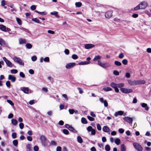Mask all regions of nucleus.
<instances>
[{
	"label": "nucleus",
	"instance_id": "obj_1",
	"mask_svg": "<svg viewBox=\"0 0 151 151\" xmlns=\"http://www.w3.org/2000/svg\"><path fill=\"white\" fill-rule=\"evenodd\" d=\"M147 6V4L146 1L141 2L139 4L134 8V10H138L139 9H145Z\"/></svg>",
	"mask_w": 151,
	"mask_h": 151
},
{
	"label": "nucleus",
	"instance_id": "obj_2",
	"mask_svg": "<svg viewBox=\"0 0 151 151\" xmlns=\"http://www.w3.org/2000/svg\"><path fill=\"white\" fill-rule=\"evenodd\" d=\"M97 64L101 67L103 68H108L111 66V65L109 63L102 62L101 60H98Z\"/></svg>",
	"mask_w": 151,
	"mask_h": 151
},
{
	"label": "nucleus",
	"instance_id": "obj_3",
	"mask_svg": "<svg viewBox=\"0 0 151 151\" xmlns=\"http://www.w3.org/2000/svg\"><path fill=\"white\" fill-rule=\"evenodd\" d=\"M14 61L19 64L20 65H24V63L23 60L20 58L17 57H14L13 58Z\"/></svg>",
	"mask_w": 151,
	"mask_h": 151
},
{
	"label": "nucleus",
	"instance_id": "obj_4",
	"mask_svg": "<svg viewBox=\"0 0 151 151\" xmlns=\"http://www.w3.org/2000/svg\"><path fill=\"white\" fill-rule=\"evenodd\" d=\"M133 145L135 148L138 151H142V150L143 148L142 146L138 143L134 142L133 143Z\"/></svg>",
	"mask_w": 151,
	"mask_h": 151
},
{
	"label": "nucleus",
	"instance_id": "obj_5",
	"mask_svg": "<svg viewBox=\"0 0 151 151\" xmlns=\"http://www.w3.org/2000/svg\"><path fill=\"white\" fill-rule=\"evenodd\" d=\"M120 90L122 93H132L133 91V90L131 89L125 88H122Z\"/></svg>",
	"mask_w": 151,
	"mask_h": 151
},
{
	"label": "nucleus",
	"instance_id": "obj_6",
	"mask_svg": "<svg viewBox=\"0 0 151 151\" xmlns=\"http://www.w3.org/2000/svg\"><path fill=\"white\" fill-rule=\"evenodd\" d=\"M0 29L2 31L7 32L11 31L10 28L6 27L4 25L1 24L0 25Z\"/></svg>",
	"mask_w": 151,
	"mask_h": 151
},
{
	"label": "nucleus",
	"instance_id": "obj_7",
	"mask_svg": "<svg viewBox=\"0 0 151 151\" xmlns=\"http://www.w3.org/2000/svg\"><path fill=\"white\" fill-rule=\"evenodd\" d=\"M110 86L114 88L116 92L118 93L119 92V90L117 88V84L114 82H112L110 83Z\"/></svg>",
	"mask_w": 151,
	"mask_h": 151
},
{
	"label": "nucleus",
	"instance_id": "obj_8",
	"mask_svg": "<svg viewBox=\"0 0 151 151\" xmlns=\"http://www.w3.org/2000/svg\"><path fill=\"white\" fill-rule=\"evenodd\" d=\"M112 12L111 10L108 11L106 12L105 14V17L107 19H109L112 17Z\"/></svg>",
	"mask_w": 151,
	"mask_h": 151
},
{
	"label": "nucleus",
	"instance_id": "obj_9",
	"mask_svg": "<svg viewBox=\"0 0 151 151\" xmlns=\"http://www.w3.org/2000/svg\"><path fill=\"white\" fill-rule=\"evenodd\" d=\"M76 64L74 63H70L67 64L65 66L67 69H70L75 66Z\"/></svg>",
	"mask_w": 151,
	"mask_h": 151
},
{
	"label": "nucleus",
	"instance_id": "obj_10",
	"mask_svg": "<svg viewBox=\"0 0 151 151\" xmlns=\"http://www.w3.org/2000/svg\"><path fill=\"white\" fill-rule=\"evenodd\" d=\"M91 58L90 57H88L87 58L86 60L88 61H85L83 62H81L79 63V65H88L91 62L90 60Z\"/></svg>",
	"mask_w": 151,
	"mask_h": 151
},
{
	"label": "nucleus",
	"instance_id": "obj_11",
	"mask_svg": "<svg viewBox=\"0 0 151 151\" xmlns=\"http://www.w3.org/2000/svg\"><path fill=\"white\" fill-rule=\"evenodd\" d=\"M3 59L6 63L7 65L9 67H12V63L5 57L3 58Z\"/></svg>",
	"mask_w": 151,
	"mask_h": 151
},
{
	"label": "nucleus",
	"instance_id": "obj_12",
	"mask_svg": "<svg viewBox=\"0 0 151 151\" xmlns=\"http://www.w3.org/2000/svg\"><path fill=\"white\" fill-rule=\"evenodd\" d=\"M123 119L125 121L130 124H132L133 121L132 118L129 117H125L123 118Z\"/></svg>",
	"mask_w": 151,
	"mask_h": 151
},
{
	"label": "nucleus",
	"instance_id": "obj_13",
	"mask_svg": "<svg viewBox=\"0 0 151 151\" xmlns=\"http://www.w3.org/2000/svg\"><path fill=\"white\" fill-rule=\"evenodd\" d=\"M8 79L9 80H11L12 82H14L15 81L16 78L14 76L11 75H9L8 76Z\"/></svg>",
	"mask_w": 151,
	"mask_h": 151
},
{
	"label": "nucleus",
	"instance_id": "obj_14",
	"mask_svg": "<svg viewBox=\"0 0 151 151\" xmlns=\"http://www.w3.org/2000/svg\"><path fill=\"white\" fill-rule=\"evenodd\" d=\"M40 139L41 140V142L42 144L45 145V141L46 139L45 137L43 136L42 135L40 136Z\"/></svg>",
	"mask_w": 151,
	"mask_h": 151
},
{
	"label": "nucleus",
	"instance_id": "obj_15",
	"mask_svg": "<svg viewBox=\"0 0 151 151\" xmlns=\"http://www.w3.org/2000/svg\"><path fill=\"white\" fill-rule=\"evenodd\" d=\"M20 90L23 91L25 93H28L29 92V89L27 87H21L20 88Z\"/></svg>",
	"mask_w": 151,
	"mask_h": 151
},
{
	"label": "nucleus",
	"instance_id": "obj_16",
	"mask_svg": "<svg viewBox=\"0 0 151 151\" xmlns=\"http://www.w3.org/2000/svg\"><path fill=\"white\" fill-rule=\"evenodd\" d=\"M94 45L91 44H86L85 45V48L86 49H89L94 47Z\"/></svg>",
	"mask_w": 151,
	"mask_h": 151
},
{
	"label": "nucleus",
	"instance_id": "obj_17",
	"mask_svg": "<svg viewBox=\"0 0 151 151\" xmlns=\"http://www.w3.org/2000/svg\"><path fill=\"white\" fill-rule=\"evenodd\" d=\"M140 105L142 107L145 108L146 111H148L149 110V107L147 106V104L145 103H142L140 104Z\"/></svg>",
	"mask_w": 151,
	"mask_h": 151
},
{
	"label": "nucleus",
	"instance_id": "obj_18",
	"mask_svg": "<svg viewBox=\"0 0 151 151\" xmlns=\"http://www.w3.org/2000/svg\"><path fill=\"white\" fill-rule=\"evenodd\" d=\"M124 113L123 111H120L116 112L114 114V115L115 116H117L118 115L122 116L123 115Z\"/></svg>",
	"mask_w": 151,
	"mask_h": 151
},
{
	"label": "nucleus",
	"instance_id": "obj_19",
	"mask_svg": "<svg viewBox=\"0 0 151 151\" xmlns=\"http://www.w3.org/2000/svg\"><path fill=\"white\" fill-rule=\"evenodd\" d=\"M136 85L139 84H143L145 83V81L144 80L136 81Z\"/></svg>",
	"mask_w": 151,
	"mask_h": 151
},
{
	"label": "nucleus",
	"instance_id": "obj_20",
	"mask_svg": "<svg viewBox=\"0 0 151 151\" xmlns=\"http://www.w3.org/2000/svg\"><path fill=\"white\" fill-rule=\"evenodd\" d=\"M102 129L104 132L107 133L109 132L110 131L109 128L107 126H104Z\"/></svg>",
	"mask_w": 151,
	"mask_h": 151
},
{
	"label": "nucleus",
	"instance_id": "obj_21",
	"mask_svg": "<svg viewBox=\"0 0 151 151\" xmlns=\"http://www.w3.org/2000/svg\"><path fill=\"white\" fill-rule=\"evenodd\" d=\"M101 57L99 55H97L95 56V57L93 59V60L94 61H95L96 60H101Z\"/></svg>",
	"mask_w": 151,
	"mask_h": 151
},
{
	"label": "nucleus",
	"instance_id": "obj_22",
	"mask_svg": "<svg viewBox=\"0 0 151 151\" xmlns=\"http://www.w3.org/2000/svg\"><path fill=\"white\" fill-rule=\"evenodd\" d=\"M128 83L132 86L136 85V81H131L129 80L128 81Z\"/></svg>",
	"mask_w": 151,
	"mask_h": 151
},
{
	"label": "nucleus",
	"instance_id": "obj_23",
	"mask_svg": "<svg viewBox=\"0 0 151 151\" xmlns=\"http://www.w3.org/2000/svg\"><path fill=\"white\" fill-rule=\"evenodd\" d=\"M19 42L20 44H22L25 43L26 40L24 39L20 38L19 40Z\"/></svg>",
	"mask_w": 151,
	"mask_h": 151
},
{
	"label": "nucleus",
	"instance_id": "obj_24",
	"mask_svg": "<svg viewBox=\"0 0 151 151\" xmlns=\"http://www.w3.org/2000/svg\"><path fill=\"white\" fill-rule=\"evenodd\" d=\"M26 151H31V145L29 144H28L26 145Z\"/></svg>",
	"mask_w": 151,
	"mask_h": 151
},
{
	"label": "nucleus",
	"instance_id": "obj_25",
	"mask_svg": "<svg viewBox=\"0 0 151 151\" xmlns=\"http://www.w3.org/2000/svg\"><path fill=\"white\" fill-rule=\"evenodd\" d=\"M5 44V41L2 38H0V45L1 46H4Z\"/></svg>",
	"mask_w": 151,
	"mask_h": 151
},
{
	"label": "nucleus",
	"instance_id": "obj_26",
	"mask_svg": "<svg viewBox=\"0 0 151 151\" xmlns=\"http://www.w3.org/2000/svg\"><path fill=\"white\" fill-rule=\"evenodd\" d=\"M78 142L80 143H81L83 142V140L81 137L80 136H78L77 137Z\"/></svg>",
	"mask_w": 151,
	"mask_h": 151
},
{
	"label": "nucleus",
	"instance_id": "obj_27",
	"mask_svg": "<svg viewBox=\"0 0 151 151\" xmlns=\"http://www.w3.org/2000/svg\"><path fill=\"white\" fill-rule=\"evenodd\" d=\"M126 147L125 146L124 144H122L121 146V151H125L126 150Z\"/></svg>",
	"mask_w": 151,
	"mask_h": 151
},
{
	"label": "nucleus",
	"instance_id": "obj_28",
	"mask_svg": "<svg viewBox=\"0 0 151 151\" xmlns=\"http://www.w3.org/2000/svg\"><path fill=\"white\" fill-rule=\"evenodd\" d=\"M105 150L106 151H109L111 149L110 145H106L105 146Z\"/></svg>",
	"mask_w": 151,
	"mask_h": 151
},
{
	"label": "nucleus",
	"instance_id": "obj_29",
	"mask_svg": "<svg viewBox=\"0 0 151 151\" xmlns=\"http://www.w3.org/2000/svg\"><path fill=\"white\" fill-rule=\"evenodd\" d=\"M114 142L117 145H119L120 143V140L118 138H116L115 139Z\"/></svg>",
	"mask_w": 151,
	"mask_h": 151
},
{
	"label": "nucleus",
	"instance_id": "obj_30",
	"mask_svg": "<svg viewBox=\"0 0 151 151\" xmlns=\"http://www.w3.org/2000/svg\"><path fill=\"white\" fill-rule=\"evenodd\" d=\"M12 123L14 125H16L18 123L17 120L15 119H12L11 120Z\"/></svg>",
	"mask_w": 151,
	"mask_h": 151
},
{
	"label": "nucleus",
	"instance_id": "obj_31",
	"mask_svg": "<svg viewBox=\"0 0 151 151\" xmlns=\"http://www.w3.org/2000/svg\"><path fill=\"white\" fill-rule=\"evenodd\" d=\"M32 20L36 23L39 24L40 23L39 20L36 18H32Z\"/></svg>",
	"mask_w": 151,
	"mask_h": 151
},
{
	"label": "nucleus",
	"instance_id": "obj_32",
	"mask_svg": "<svg viewBox=\"0 0 151 151\" xmlns=\"http://www.w3.org/2000/svg\"><path fill=\"white\" fill-rule=\"evenodd\" d=\"M103 89L106 91H108L112 90V88L109 87H106L103 88Z\"/></svg>",
	"mask_w": 151,
	"mask_h": 151
},
{
	"label": "nucleus",
	"instance_id": "obj_33",
	"mask_svg": "<svg viewBox=\"0 0 151 151\" xmlns=\"http://www.w3.org/2000/svg\"><path fill=\"white\" fill-rule=\"evenodd\" d=\"M35 12H36L37 13H38L41 15H45L47 14V13L45 12H38V11H37V10H36L35 11Z\"/></svg>",
	"mask_w": 151,
	"mask_h": 151
},
{
	"label": "nucleus",
	"instance_id": "obj_34",
	"mask_svg": "<svg viewBox=\"0 0 151 151\" xmlns=\"http://www.w3.org/2000/svg\"><path fill=\"white\" fill-rule=\"evenodd\" d=\"M16 20L18 24L20 25L22 24V22L21 19L19 18H16Z\"/></svg>",
	"mask_w": 151,
	"mask_h": 151
},
{
	"label": "nucleus",
	"instance_id": "obj_35",
	"mask_svg": "<svg viewBox=\"0 0 151 151\" xmlns=\"http://www.w3.org/2000/svg\"><path fill=\"white\" fill-rule=\"evenodd\" d=\"M81 122L84 124H86L87 123V122L86 119L84 117H83L81 119Z\"/></svg>",
	"mask_w": 151,
	"mask_h": 151
},
{
	"label": "nucleus",
	"instance_id": "obj_36",
	"mask_svg": "<svg viewBox=\"0 0 151 151\" xmlns=\"http://www.w3.org/2000/svg\"><path fill=\"white\" fill-rule=\"evenodd\" d=\"M114 63L116 65L118 66H120L122 65L121 63L117 61H115L114 62Z\"/></svg>",
	"mask_w": 151,
	"mask_h": 151
},
{
	"label": "nucleus",
	"instance_id": "obj_37",
	"mask_svg": "<svg viewBox=\"0 0 151 151\" xmlns=\"http://www.w3.org/2000/svg\"><path fill=\"white\" fill-rule=\"evenodd\" d=\"M58 12L56 11H54L52 12H50V14L52 15L55 16L57 17H58Z\"/></svg>",
	"mask_w": 151,
	"mask_h": 151
},
{
	"label": "nucleus",
	"instance_id": "obj_38",
	"mask_svg": "<svg viewBox=\"0 0 151 151\" xmlns=\"http://www.w3.org/2000/svg\"><path fill=\"white\" fill-rule=\"evenodd\" d=\"M26 46L27 48L30 49L32 48V45L31 44L27 43L26 44Z\"/></svg>",
	"mask_w": 151,
	"mask_h": 151
},
{
	"label": "nucleus",
	"instance_id": "obj_39",
	"mask_svg": "<svg viewBox=\"0 0 151 151\" xmlns=\"http://www.w3.org/2000/svg\"><path fill=\"white\" fill-rule=\"evenodd\" d=\"M6 85L8 88H10L11 83L9 81H6Z\"/></svg>",
	"mask_w": 151,
	"mask_h": 151
},
{
	"label": "nucleus",
	"instance_id": "obj_40",
	"mask_svg": "<svg viewBox=\"0 0 151 151\" xmlns=\"http://www.w3.org/2000/svg\"><path fill=\"white\" fill-rule=\"evenodd\" d=\"M13 143L14 146H17V145L18 144V141L17 140V139H15L13 140Z\"/></svg>",
	"mask_w": 151,
	"mask_h": 151
},
{
	"label": "nucleus",
	"instance_id": "obj_41",
	"mask_svg": "<svg viewBox=\"0 0 151 151\" xmlns=\"http://www.w3.org/2000/svg\"><path fill=\"white\" fill-rule=\"evenodd\" d=\"M10 71H11V73H13V74H16L18 72L17 70L16 69L11 70Z\"/></svg>",
	"mask_w": 151,
	"mask_h": 151
},
{
	"label": "nucleus",
	"instance_id": "obj_42",
	"mask_svg": "<svg viewBox=\"0 0 151 151\" xmlns=\"http://www.w3.org/2000/svg\"><path fill=\"white\" fill-rule=\"evenodd\" d=\"M76 6L79 7L82 5V3L80 2H76L75 4Z\"/></svg>",
	"mask_w": 151,
	"mask_h": 151
},
{
	"label": "nucleus",
	"instance_id": "obj_43",
	"mask_svg": "<svg viewBox=\"0 0 151 151\" xmlns=\"http://www.w3.org/2000/svg\"><path fill=\"white\" fill-rule=\"evenodd\" d=\"M124 84L123 83H120L117 84V88H121L124 86Z\"/></svg>",
	"mask_w": 151,
	"mask_h": 151
},
{
	"label": "nucleus",
	"instance_id": "obj_44",
	"mask_svg": "<svg viewBox=\"0 0 151 151\" xmlns=\"http://www.w3.org/2000/svg\"><path fill=\"white\" fill-rule=\"evenodd\" d=\"M72 58L73 59H76L78 58V57L76 54H73L72 56Z\"/></svg>",
	"mask_w": 151,
	"mask_h": 151
},
{
	"label": "nucleus",
	"instance_id": "obj_45",
	"mask_svg": "<svg viewBox=\"0 0 151 151\" xmlns=\"http://www.w3.org/2000/svg\"><path fill=\"white\" fill-rule=\"evenodd\" d=\"M7 101L8 103H9V104H10L12 106H14V104L13 102L11 100H7Z\"/></svg>",
	"mask_w": 151,
	"mask_h": 151
},
{
	"label": "nucleus",
	"instance_id": "obj_46",
	"mask_svg": "<svg viewBox=\"0 0 151 151\" xmlns=\"http://www.w3.org/2000/svg\"><path fill=\"white\" fill-rule=\"evenodd\" d=\"M127 60L126 59H124L122 60V63L124 65H127Z\"/></svg>",
	"mask_w": 151,
	"mask_h": 151
},
{
	"label": "nucleus",
	"instance_id": "obj_47",
	"mask_svg": "<svg viewBox=\"0 0 151 151\" xmlns=\"http://www.w3.org/2000/svg\"><path fill=\"white\" fill-rule=\"evenodd\" d=\"M87 129L88 132H90L93 129V127H92L89 126H88L87 128Z\"/></svg>",
	"mask_w": 151,
	"mask_h": 151
},
{
	"label": "nucleus",
	"instance_id": "obj_48",
	"mask_svg": "<svg viewBox=\"0 0 151 151\" xmlns=\"http://www.w3.org/2000/svg\"><path fill=\"white\" fill-rule=\"evenodd\" d=\"M6 4V1L4 0H2L1 2V5L2 6H4Z\"/></svg>",
	"mask_w": 151,
	"mask_h": 151
},
{
	"label": "nucleus",
	"instance_id": "obj_49",
	"mask_svg": "<svg viewBox=\"0 0 151 151\" xmlns=\"http://www.w3.org/2000/svg\"><path fill=\"white\" fill-rule=\"evenodd\" d=\"M68 129L70 131H71L73 132H74L76 131V130H75V129H74V128L72 127L71 126H70V127Z\"/></svg>",
	"mask_w": 151,
	"mask_h": 151
},
{
	"label": "nucleus",
	"instance_id": "obj_50",
	"mask_svg": "<svg viewBox=\"0 0 151 151\" xmlns=\"http://www.w3.org/2000/svg\"><path fill=\"white\" fill-rule=\"evenodd\" d=\"M97 129L99 131L101 130V127L100 124H98L97 125Z\"/></svg>",
	"mask_w": 151,
	"mask_h": 151
},
{
	"label": "nucleus",
	"instance_id": "obj_51",
	"mask_svg": "<svg viewBox=\"0 0 151 151\" xmlns=\"http://www.w3.org/2000/svg\"><path fill=\"white\" fill-rule=\"evenodd\" d=\"M62 96L65 99V100L67 101L68 100V98L67 95L65 94H63L62 95Z\"/></svg>",
	"mask_w": 151,
	"mask_h": 151
},
{
	"label": "nucleus",
	"instance_id": "obj_52",
	"mask_svg": "<svg viewBox=\"0 0 151 151\" xmlns=\"http://www.w3.org/2000/svg\"><path fill=\"white\" fill-rule=\"evenodd\" d=\"M87 118L90 121H93L94 120V119L93 118L91 117L90 116H87Z\"/></svg>",
	"mask_w": 151,
	"mask_h": 151
},
{
	"label": "nucleus",
	"instance_id": "obj_53",
	"mask_svg": "<svg viewBox=\"0 0 151 151\" xmlns=\"http://www.w3.org/2000/svg\"><path fill=\"white\" fill-rule=\"evenodd\" d=\"M63 132L65 134H68L69 132L66 129H64L63 130Z\"/></svg>",
	"mask_w": 151,
	"mask_h": 151
},
{
	"label": "nucleus",
	"instance_id": "obj_54",
	"mask_svg": "<svg viewBox=\"0 0 151 151\" xmlns=\"http://www.w3.org/2000/svg\"><path fill=\"white\" fill-rule=\"evenodd\" d=\"M16 133L15 132H13L12 134V137L13 139H15L17 137Z\"/></svg>",
	"mask_w": 151,
	"mask_h": 151
},
{
	"label": "nucleus",
	"instance_id": "obj_55",
	"mask_svg": "<svg viewBox=\"0 0 151 151\" xmlns=\"http://www.w3.org/2000/svg\"><path fill=\"white\" fill-rule=\"evenodd\" d=\"M68 111L70 114H73L74 112L75 111L73 109H69Z\"/></svg>",
	"mask_w": 151,
	"mask_h": 151
},
{
	"label": "nucleus",
	"instance_id": "obj_56",
	"mask_svg": "<svg viewBox=\"0 0 151 151\" xmlns=\"http://www.w3.org/2000/svg\"><path fill=\"white\" fill-rule=\"evenodd\" d=\"M37 58L36 56H34L31 57V59L32 61H35L37 60Z\"/></svg>",
	"mask_w": 151,
	"mask_h": 151
},
{
	"label": "nucleus",
	"instance_id": "obj_57",
	"mask_svg": "<svg viewBox=\"0 0 151 151\" xmlns=\"http://www.w3.org/2000/svg\"><path fill=\"white\" fill-rule=\"evenodd\" d=\"M27 139L29 141H32V138L31 136H28L27 137Z\"/></svg>",
	"mask_w": 151,
	"mask_h": 151
},
{
	"label": "nucleus",
	"instance_id": "obj_58",
	"mask_svg": "<svg viewBox=\"0 0 151 151\" xmlns=\"http://www.w3.org/2000/svg\"><path fill=\"white\" fill-rule=\"evenodd\" d=\"M36 6L35 5H32L30 7V9L32 10H34L36 9Z\"/></svg>",
	"mask_w": 151,
	"mask_h": 151
},
{
	"label": "nucleus",
	"instance_id": "obj_59",
	"mask_svg": "<svg viewBox=\"0 0 151 151\" xmlns=\"http://www.w3.org/2000/svg\"><path fill=\"white\" fill-rule=\"evenodd\" d=\"M44 61L45 62H49V58L48 57H46L43 59Z\"/></svg>",
	"mask_w": 151,
	"mask_h": 151
},
{
	"label": "nucleus",
	"instance_id": "obj_60",
	"mask_svg": "<svg viewBox=\"0 0 151 151\" xmlns=\"http://www.w3.org/2000/svg\"><path fill=\"white\" fill-rule=\"evenodd\" d=\"M19 127L21 129H23V128L24 127V124L23 123H20L19 124Z\"/></svg>",
	"mask_w": 151,
	"mask_h": 151
},
{
	"label": "nucleus",
	"instance_id": "obj_61",
	"mask_svg": "<svg viewBox=\"0 0 151 151\" xmlns=\"http://www.w3.org/2000/svg\"><path fill=\"white\" fill-rule=\"evenodd\" d=\"M113 73L114 75L116 76H118L119 74V72L116 70H114L113 71Z\"/></svg>",
	"mask_w": 151,
	"mask_h": 151
},
{
	"label": "nucleus",
	"instance_id": "obj_62",
	"mask_svg": "<svg viewBox=\"0 0 151 151\" xmlns=\"http://www.w3.org/2000/svg\"><path fill=\"white\" fill-rule=\"evenodd\" d=\"M124 56V54L122 53H121L119 55V57L120 59L123 58Z\"/></svg>",
	"mask_w": 151,
	"mask_h": 151
},
{
	"label": "nucleus",
	"instance_id": "obj_63",
	"mask_svg": "<svg viewBox=\"0 0 151 151\" xmlns=\"http://www.w3.org/2000/svg\"><path fill=\"white\" fill-rule=\"evenodd\" d=\"M33 149L35 151H38L39 150V147L37 146H35L33 147Z\"/></svg>",
	"mask_w": 151,
	"mask_h": 151
},
{
	"label": "nucleus",
	"instance_id": "obj_64",
	"mask_svg": "<svg viewBox=\"0 0 151 151\" xmlns=\"http://www.w3.org/2000/svg\"><path fill=\"white\" fill-rule=\"evenodd\" d=\"M119 132L121 134H122L124 132V130L122 129H119L118 130Z\"/></svg>",
	"mask_w": 151,
	"mask_h": 151
}]
</instances>
